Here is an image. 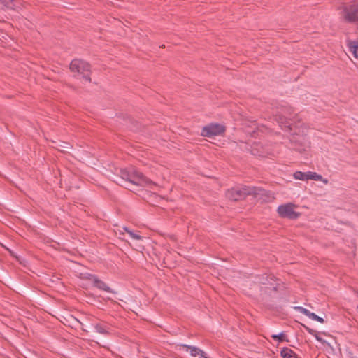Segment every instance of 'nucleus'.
<instances>
[{
	"label": "nucleus",
	"instance_id": "obj_1",
	"mask_svg": "<svg viewBox=\"0 0 358 358\" xmlns=\"http://www.w3.org/2000/svg\"><path fill=\"white\" fill-rule=\"evenodd\" d=\"M118 185L131 190L136 191L139 187L155 185L134 168L130 167L120 170V175L115 180Z\"/></svg>",
	"mask_w": 358,
	"mask_h": 358
},
{
	"label": "nucleus",
	"instance_id": "obj_16",
	"mask_svg": "<svg viewBox=\"0 0 358 358\" xmlns=\"http://www.w3.org/2000/svg\"><path fill=\"white\" fill-rule=\"evenodd\" d=\"M95 329L99 334H107L109 333L108 329L101 324H96L94 326Z\"/></svg>",
	"mask_w": 358,
	"mask_h": 358
},
{
	"label": "nucleus",
	"instance_id": "obj_5",
	"mask_svg": "<svg viewBox=\"0 0 358 358\" xmlns=\"http://www.w3.org/2000/svg\"><path fill=\"white\" fill-rule=\"evenodd\" d=\"M298 206L294 203H287L279 206L277 212L280 217L296 220L301 216V213L296 210Z\"/></svg>",
	"mask_w": 358,
	"mask_h": 358
},
{
	"label": "nucleus",
	"instance_id": "obj_19",
	"mask_svg": "<svg viewBox=\"0 0 358 358\" xmlns=\"http://www.w3.org/2000/svg\"><path fill=\"white\" fill-rule=\"evenodd\" d=\"M315 338H316L318 341L321 342L322 343H325V344H327L328 346H329L330 348H332V345H331V344L330 343H329V342H327V341H324V339H322V338L318 335V334H315Z\"/></svg>",
	"mask_w": 358,
	"mask_h": 358
},
{
	"label": "nucleus",
	"instance_id": "obj_8",
	"mask_svg": "<svg viewBox=\"0 0 358 358\" xmlns=\"http://www.w3.org/2000/svg\"><path fill=\"white\" fill-rule=\"evenodd\" d=\"M294 178L296 180H313L316 181H322L324 184L328 183V180L323 178V177L317 174L315 172H301V171H296L294 173Z\"/></svg>",
	"mask_w": 358,
	"mask_h": 358
},
{
	"label": "nucleus",
	"instance_id": "obj_22",
	"mask_svg": "<svg viewBox=\"0 0 358 358\" xmlns=\"http://www.w3.org/2000/svg\"><path fill=\"white\" fill-rule=\"evenodd\" d=\"M93 277H94V276L91 274H87L85 278L87 279H90L93 281Z\"/></svg>",
	"mask_w": 358,
	"mask_h": 358
},
{
	"label": "nucleus",
	"instance_id": "obj_13",
	"mask_svg": "<svg viewBox=\"0 0 358 358\" xmlns=\"http://www.w3.org/2000/svg\"><path fill=\"white\" fill-rule=\"evenodd\" d=\"M348 46L353 56L358 59V41H348Z\"/></svg>",
	"mask_w": 358,
	"mask_h": 358
},
{
	"label": "nucleus",
	"instance_id": "obj_4",
	"mask_svg": "<svg viewBox=\"0 0 358 358\" xmlns=\"http://www.w3.org/2000/svg\"><path fill=\"white\" fill-rule=\"evenodd\" d=\"M69 69L74 78L81 79L86 83L91 82L90 76L91 66L86 61L80 59H74L69 64Z\"/></svg>",
	"mask_w": 358,
	"mask_h": 358
},
{
	"label": "nucleus",
	"instance_id": "obj_14",
	"mask_svg": "<svg viewBox=\"0 0 358 358\" xmlns=\"http://www.w3.org/2000/svg\"><path fill=\"white\" fill-rule=\"evenodd\" d=\"M281 356L283 358H291L295 357V353L291 349L285 348L281 350Z\"/></svg>",
	"mask_w": 358,
	"mask_h": 358
},
{
	"label": "nucleus",
	"instance_id": "obj_18",
	"mask_svg": "<svg viewBox=\"0 0 358 358\" xmlns=\"http://www.w3.org/2000/svg\"><path fill=\"white\" fill-rule=\"evenodd\" d=\"M72 146L69 143L62 142L61 145H59V148H58V150H59L61 152H66L70 150Z\"/></svg>",
	"mask_w": 358,
	"mask_h": 358
},
{
	"label": "nucleus",
	"instance_id": "obj_15",
	"mask_svg": "<svg viewBox=\"0 0 358 358\" xmlns=\"http://www.w3.org/2000/svg\"><path fill=\"white\" fill-rule=\"evenodd\" d=\"M13 0H0V9L13 8L12 3Z\"/></svg>",
	"mask_w": 358,
	"mask_h": 358
},
{
	"label": "nucleus",
	"instance_id": "obj_20",
	"mask_svg": "<svg viewBox=\"0 0 358 358\" xmlns=\"http://www.w3.org/2000/svg\"><path fill=\"white\" fill-rule=\"evenodd\" d=\"M272 338L274 339H278L279 341H283L285 338V334L283 333H280L278 335H273Z\"/></svg>",
	"mask_w": 358,
	"mask_h": 358
},
{
	"label": "nucleus",
	"instance_id": "obj_10",
	"mask_svg": "<svg viewBox=\"0 0 358 358\" xmlns=\"http://www.w3.org/2000/svg\"><path fill=\"white\" fill-rule=\"evenodd\" d=\"M182 346L185 348L187 351L189 350L190 355L195 358H208L205 352L196 347L187 345H182Z\"/></svg>",
	"mask_w": 358,
	"mask_h": 358
},
{
	"label": "nucleus",
	"instance_id": "obj_11",
	"mask_svg": "<svg viewBox=\"0 0 358 358\" xmlns=\"http://www.w3.org/2000/svg\"><path fill=\"white\" fill-rule=\"evenodd\" d=\"M294 309L299 311L301 313H303V315H306L307 317H308L309 318H310L313 320L317 321L320 323L324 322L323 318L317 316L316 314H315L313 313L310 312L308 310H307L306 308H305L303 307L296 306V307H294Z\"/></svg>",
	"mask_w": 358,
	"mask_h": 358
},
{
	"label": "nucleus",
	"instance_id": "obj_12",
	"mask_svg": "<svg viewBox=\"0 0 358 358\" xmlns=\"http://www.w3.org/2000/svg\"><path fill=\"white\" fill-rule=\"evenodd\" d=\"M94 285L100 289H103L106 292H113L110 288L103 281L98 279L96 277H93Z\"/></svg>",
	"mask_w": 358,
	"mask_h": 358
},
{
	"label": "nucleus",
	"instance_id": "obj_2",
	"mask_svg": "<svg viewBox=\"0 0 358 358\" xmlns=\"http://www.w3.org/2000/svg\"><path fill=\"white\" fill-rule=\"evenodd\" d=\"M294 136L291 141L296 146H301L302 148H298L297 150L299 152H303L306 148L310 146V142L307 138L308 127L302 122L298 117L294 120L292 123V130Z\"/></svg>",
	"mask_w": 358,
	"mask_h": 358
},
{
	"label": "nucleus",
	"instance_id": "obj_3",
	"mask_svg": "<svg viewBox=\"0 0 358 358\" xmlns=\"http://www.w3.org/2000/svg\"><path fill=\"white\" fill-rule=\"evenodd\" d=\"M265 194V191L256 187H235L228 189L226 197L229 200L237 201L244 199L248 195H253L255 197Z\"/></svg>",
	"mask_w": 358,
	"mask_h": 358
},
{
	"label": "nucleus",
	"instance_id": "obj_9",
	"mask_svg": "<svg viewBox=\"0 0 358 358\" xmlns=\"http://www.w3.org/2000/svg\"><path fill=\"white\" fill-rule=\"evenodd\" d=\"M297 116L287 117L283 114H278L275 115V120L278 122L280 127L287 129L289 131L292 130V123L294 120H296Z\"/></svg>",
	"mask_w": 358,
	"mask_h": 358
},
{
	"label": "nucleus",
	"instance_id": "obj_17",
	"mask_svg": "<svg viewBox=\"0 0 358 358\" xmlns=\"http://www.w3.org/2000/svg\"><path fill=\"white\" fill-rule=\"evenodd\" d=\"M123 229L134 239H136V240H141L142 239V237L137 234H135L134 233L133 231H131V230H129L127 227H124Z\"/></svg>",
	"mask_w": 358,
	"mask_h": 358
},
{
	"label": "nucleus",
	"instance_id": "obj_23",
	"mask_svg": "<svg viewBox=\"0 0 358 358\" xmlns=\"http://www.w3.org/2000/svg\"><path fill=\"white\" fill-rule=\"evenodd\" d=\"M76 321H77V322L80 323V325H82V323H80V322H79V320H76Z\"/></svg>",
	"mask_w": 358,
	"mask_h": 358
},
{
	"label": "nucleus",
	"instance_id": "obj_25",
	"mask_svg": "<svg viewBox=\"0 0 358 358\" xmlns=\"http://www.w3.org/2000/svg\"><path fill=\"white\" fill-rule=\"evenodd\" d=\"M357 308H358V306H357Z\"/></svg>",
	"mask_w": 358,
	"mask_h": 358
},
{
	"label": "nucleus",
	"instance_id": "obj_6",
	"mask_svg": "<svg viewBox=\"0 0 358 358\" xmlns=\"http://www.w3.org/2000/svg\"><path fill=\"white\" fill-rule=\"evenodd\" d=\"M226 128L224 125L217 123H211L202 128L201 134L203 137L211 138L223 134Z\"/></svg>",
	"mask_w": 358,
	"mask_h": 358
},
{
	"label": "nucleus",
	"instance_id": "obj_7",
	"mask_svg": "<svg viewBox=\"0 0 358 358\" xmlns=\"http://www.w3.org/2000/svg\"><path fill=\"white\" fill-rule=\"evenodd\" d=\"M343 10V17L346 22L358 24V3L350 6L344 5Z\"/></svg>",
	"mask_w": 358,
	"mask_h": 358
},
{
	"label": "nucleus",
	"instance_id": "obj_21",
	"mask_svg": "<svg viewBox=\"0 0 358 358\" xmlns=\"http://www.w3.org/2000/svg\"><path fill=\"white\" fill-rule=\"evenodd\" d=\"M306 329H307V331H308L310 334H312V335H313V336H315V334H317V333L316 332V331H315V330H313V329H310V328H308V327H306Z\"/></svg>",
	"mask_w": 358,
	"mask_h": 358
},
{
	"label": "nucleus",
	"instance_id": "obj_24",
	"mask_svg": "<svg viewBox=\"0 0 358 358\" xmlns=\"http://www.w3.org/2000/svg\"><path fill=\"white\" fill-rule=\"evenodd\" d=\"M273 290H275V289H276V287H273Z\"/></svg>",
	"mask_w": 358,
	"mask_h": 358
}]
</instances>
